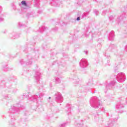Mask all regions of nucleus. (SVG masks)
I'll return each mask as SVG.
<instances>
[{
    "label": "nucleus",
    "instance_id": "1",
    "mask_svg": "<svg viewBox=\"0 0 127 127\" xmlns=\"http://www.w3.org/2000/svg\"><path fill=\"white\" fill-rule=\"evenodd\" d=\"M21 3L23 5H25V6H26L27 5V4H26V2H25V1H22L21 2Z\"/></svg>",
    "mask_w": 127,
    "mask_h": 127
},
{
    "label": "nucleus",
    "instance_id": "2",
    "mask_svg": "<svg viewBox=\"0 0 127 127\" xmlns=\"http://www.w3.org/2000/svg\"><path fill=\"white\" fill-rule=\"evenodd\" d=\"M76 19L77 20H80V17H78Z\"/></svg>",
    "mask_w": 127,
    "mask_h": 127
}]
</instances>
